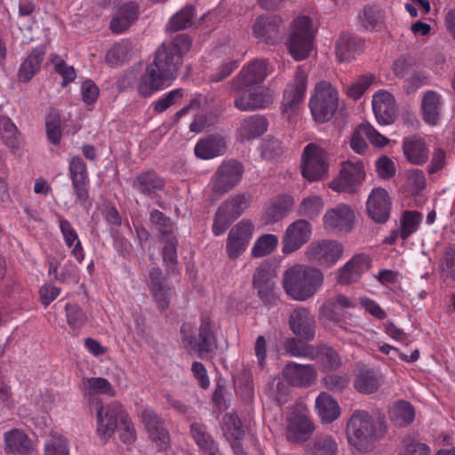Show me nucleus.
Listing matches in <instances>:
<instances>
[{"mask_svg": "<svg viewBox=\"0 0 455 455\" xmlns=\"http://www.w3.org/2000/svg\"><path fill=\"white\" fill-rule=\"evenodd\" d=\"M321 269L308 265L296 264L283 273V287L286 294L296 301L313 298L323 284Z\"/></svg>", "mask_w": 455, "mask_h": 455, "instance_id": "nucleus-1", "label": "nucleus"}, {"mask_svg": "<svg viewBox=\"0 0 455 455\" xmlns=\"http://www.w3.org/2000/svg\"><path fill=\"white\" fill-rule=\"evenodd\" d=\"M372 417L366 411H355L347 425L348 443L361 452L373 449L375 442L380 437Z\"/></svg>", "mask_w": 455, "mask_h": 455, "instance_id": "nucleus-2", "label": "nucleus"}, {"mask_svg": "<svg viewBox=\"0 0 455 455\" xmlns=\"http://www.w3.org/2000/svg\"><path fill=\"white\" fill-rule=\"evenodd\" d=\"M190 47L189 36L185 34L178 35L170 44H164L156 51L155 59L150 64L173 81L182 64L183 55L189 51Z\"/></svg>", "mask_w": 455, "mask_h": 455, "instance_id": "nucleus-3", "label": "nucleus"}, {"mask_svg": "<svg viewBox=\"0 0 455 455\" xmlns=\"http://www.w3.org/2000/svg\"><path fill=\"white\" fill-rule=\"evenodd\" d=\"M253 196L243 191L229 196L217 209L212 224L215 236L224 234L229 225L237 220L251 206Z\"/></svg>", "mask_w": 455, "mask_h": 455, "instance_id": "nucleus-4", "label": "nucleus"}, {"mask_svg": "<svg viewBox=\"0 0 455 455\" xmlns=\"http://www.w3.org/2000/svg\"><path fill=\"white\" fill-rule=\"evenodd\" d=\"M308 105L315 122L323 124L329 121L339 107L338 90L330 82H318L315 85Z\"/></svg>", "mask_w": 455, "mask_h": 455, "instance_id": "nucleus-5", "label": "nucleus"}, {"mask_svg": "<svg viewBox=\"0 0 455 455\" xmlns=\"http://www.w3.org/2000/svg\"><path fill=\"white\" fill-rule=\"evenodd\" d=\"M286 44L295 60L300 61L309 56L314 46V31L307 16H299L292 21Z\"/></svg>", "mask_w": 455, "mask_h": 455, "instance_id": "nucleus-6", "label": "nucleus"}, {"mask_svg": "<svg viewBox=\"0 0 455 455\" xmlns=\"http://www.w3.org/2000/svg\"><path fill=\"white\" fill-rule=\"evenodd\" d=\"M307 87V73L299 66L293 79L287 84L281 102L282 114L288 120L293 119L304 100Z\"/></svg>", "mask_w": 455, "mask_h": 455, "instance_id": "nucleus-7", "label": "nucleus"}, {"mask_svg": "<svg viewBox=\"0 0 455 455\" xmlns=\"http://www.w3.org/2000/svg\"><path fill=\"white\" fill-rule=\"evenodd\" d=\"M343 245L335 240L323 239L311 243L306 250L307 259L323 268H330L342 258Z\"/></svg>", "mask_w": 455, "mask_h": 455, "instance_id": "nucleus-8", "label": "nucleus"}, {"mask_svg": "<svg viewBox=\"0 0 455 455\" xmlns=\"http://www.w3.org/2000/svg\"><path fill=\"white\" fill-rule=\"evenodd\" d=\"M190 331V324H182L180 329L182 335L181 339L184 347L188 351V353H194L200 357H204V355L211 353L215 349L216 339L209 323L204 322L201 324L197 337L188 335Z\"/></svg>", "mask_w": 455, "mask_h": 455, "instance_id": "nucleus-9", "label": "nucleus"}, {"mask_svg": "<svg viewBox=\"0 0 455 455\" xmlns=\"http://www.w3.org/2000/svg\"><path fill=\"white\" fill-rule=\"evenodd\" d=\"M243 172L244 168L238 161H224L212 179V192L217 195L229 192L240 183Z\"/></svg>", "mask_w": 455, "mask_h": 455, "instance_id": "nucleus-10", "label": "nucleus"}, {"mask_svg": "<svg viewBox=\"0 0 455 455\" xmlns=\"http://www.w3.org/2000/svg\"><path fill=\"white\" fill-rule=\"evenodd\" d=\"M328 164L326 152L319 146L310 143L306 146L302 155V175L313 181L327 176Z\"/></svg>", "mask_w": 455, "mask_h": 455, "instance_id": "nucleus-11", "label": "nucleus"}, {"mask_svg": "<svg viewBox=\"0 0 455 455\" xmlns=\"http://www.w3.org/2000/svg\"><path fill=\"white\" fill-rule=\"evenodd\" d=\"M254 230L255 227L250 220H242L231 228L226 243L229 259H235L246 251Z\"/></svg>", "mask_w": 455, "mask_h": 455, "instance_id": "nucleus-12", "label": "nucleus"}, {"mask_svg": "<svg viewBox=\"0 0 455 455\" xmlns=\"http://www.w3.org/2000/svg\"><path fill=\"white\" fill-rule=\"evenodd\" d=\"M364 178L365 172L362 162L347 161L343 163L339 176L330 183L329 187L339 193H354Z\"/></svg>", "mask_w": 455, "mask_h": 455, "instance_id": "nucleus-13", "label": "nucleus"}, {"mask_svg": "<svg viewBox=\"0 0 455 455\" xmlns=\"http://www.w3.org/2000/svg\"><path fill=\"white\" fill-rule=\"evenodd\" d=\"M355 221V212L346 204H339L328 209L323 217V228L335 234L350 232L354 228Z\"/></svg>", "mask_w": 455, "mask_h": 455, "instance_id": "nucleus-14", "label": "nucleus"}, {"mask_svg": "<svg viewBox=\"0 0 455 455\" xmlns=\"http://www.w3.org/2000/svg\"><path fill=\"white\" fill-rule=\"evenodd\" d=\"M127 414L119 403L101 405L97 412V433L104 440H108L115 432L118 423H122Z\"/></svg>", "mask_w": 455, "mask_h": 455, "instance_id": "nucleus-15", "label": "nucleus"}, {"mask_svg": "<svg viewBox=\"0 0 455 455\" xmlns=\"http://www.w3.org/2000/svg\"><path fill=\"white\" fill-rule=\"evenodd\" d=\"M312 229L308 221L298 220L290 224L283 238V252H293L309 241Z\"/></svg>", "mask_w": 455, "mask_h": 455, "instance_id": "nucleus-16", "label": "nucleus"}, {"mask_svg": "<svg viewBox=\"0 0 455 455\" xmlns=\"http://www.w3.org/2000/svg\"><path fill=\"white\" fill-rule=\"evenodd\" d=\"M269 73L268 64L265 60H255L244 66L233 80L236 90L263 83Z\"/></svg>", "mask_w": 455, "mask_h": 455, "instance_id": "nucleus-17", "label": "nucleus"}, {"mask_svg": "<svg viewBox=\"0 0 455 455\" xmlns=\"http://www.w3.org/2000/svg\"><path fill=\"white\" fill-rule=\"evenodd\" d=\"M140 418L150 439L156 444L158 450H165L169 445L170 436L162 419L150 408H145L141 411Z\"/></svg>", "mask_w": 455, "mask_h": 455, "instance_id": "nucleus-18", "label": "nucleus"}, {"mask_svg": "<svg viewBox=\"0 0 455 455\" xmlns=\"http://www.w3.org/2000/svg\"><path fill=\"white\" fill-rule=\"evenodd\" d=\"M272 102L273 95L269 89L265 87L245 91L234 100L235 107L241 111L265 108Z\"/></svg>", "mask_w": 455, "mask_h": 455, "instance_id": "nucleus-19", "label": "nucleus"}, {"mask_svg": "<svg viewBox=\"0 0 455 455\" xmlns=\"http://www.w3.org/2000/svg\"><path fill=\"white\" fill-rule=\"evenodd\" d=\"M172 82L166 75L149 64L139 80L137 91L140 96L148 98L171 85Z\"/></svg>", "mask_w": 455, "mask_h": 455, "instance_id": "nucleus-20", "label": "nucleus"}, {"mask_svg": "<svg viewBox=\"0 0 455 455\" xmlns=\"http://www.w3.org/2000/svg\"><path fill=\"white\" fill-rule=\"evenodd\" d=\"M391 201L387 191L382 188L371 190L367 200L369 216L376 222L385 223L390 216Z\"/></svg>", "mask_w": 455, "mask_h": 455, "instance_id": "nucleus-21", "label": "nucleus"}, {"mask_svg": "<svg viewBox=\"0 0 455 455\" xmlns=\"http://www.w3.org/2000/svg\"><path fill=\"white\" fill-rule=\"evenodd\" d=\"M372 109L379 124L388 125L395 122L396 116L395 100L388 92L380 90L374 93Z\"/></svg>", "mask_w": 455, "mask_h": 455, "instance_id": "nucleus-22", "label": "nucleus"}, {"mask_svg": "<svg viewBox=\"0 0 455 455\" xmlns=\"http://www.w3.org/2000/svg\"><path fill=\"white\" fill-rule=\"evenodd\" d=\"M283 376L291 386L309 387L315 381L317 372L313 365L291 362L283 368Z\"/></svg>", "mask_w": 455, "mask_h": 455, "instance_id": "nucleus-23", "label": "nucleus"}, {"mask_svg": "<svg viewBox=\"0 0 455 455\" xmlns=\"http://www.w3.org/2000/svg\"><path fill=\"white\" fill-rule=\"evenodd\" d=\"M295 200L292 196L281 194L272 197L264 207L263 219L266 224L275 223L292 210Z\"/></svg>", "mask_w": 455, "mask_h": 455, "instance_id": "nucleus-24", "label": "nucleus"}, {"mask_svg": "<svg viewBox=\"0 0 455 455\" xmlns=\"http://www.w3.org/2000/svg\"><path fill=\"white\" fill-rule=\"evenodd\" d=\"M132 187L139 194L154 198L156 195L165 188V181L154 170H148L139 173L132 182Z\"/></svg>", "mask_w": 455, "mask_h": 455, "instance_id": "nucleus-25", "label": "nucleus"}, {"mask_svg": "<svg viewBox=\"0 0 455 455\" xmlns=\"http://www.w3.org/2000/svg\"><path fill=\"white\" fill-rule=\"evenodd\" d=\"M289 324L296 336L306 340L315 338V318L307 308L299 307L294 309L290 315Z\"/></svg>", "mask_w": 455, "mask_h": 455, "instance_id": "nucleus-26", "label": "nucleus"}, {"mask_svg": "<svg viewBox=\"0 0 455 455\" xmlns=\"http://www.w3.org/2000/svg\"><path fill=\"white\" fill-rule=\"evenodd\" d=\"M370 268L369 258L363 254L355 255L343 267L339 268L336 280L339 284L356 282Z\"/></svg>", "mask_w": 455, "mask_h": 455, "instance_id": "nucleus-27", "label": "nucleus"}, {"mask_svg": "<svg viewBox=\"0 0 455 455\" xmlns=\"http://www.w3.org/2000/svg\"><path fill=\"white\" fill-rule=\"evenodd\" d=\"M4 450L7 455H30L32 441L21 429L12 428L4 434Z\"/></svg>", "mask_w": 455, "mask_h": 455, "instance_id": "nucleus-28", "label": "nucleus"}, {"mask_svg": "<svg viewBox=\"0 0 455 455\" xmlns=\"http://www.w3.org/2000/svg\"><path fill=\"white\" fill-rule=\"evenodd\" d=\"M403 152L406 160L414 165H423L429 158L427 144L417 135L403 138Z\"/></svg>", "mask_w": 455, "mask_h": 455, "instance_id": "nucleus-29", "label": "nucleus"}, {"mask_svg": "<svg viewBox=\"0 0 455 455\" xmlns=\"http://www.w3.org/2000/svg\"><path fill=\"white\" fill-rule=\"evenodd\" d=\"M315 430L314 423L303 414H294L287 421L286 437L292 443H302L310 438Z\"/></svg>", "mask_w": 455, "mask_h": 455, "instance_id": "nucleus-30", "label": "nucleus"}, {"mask_svg": "<svg viewBox=\"0 0 455 455\" xmlns=\"http://www.w3.org/2000/svg\"><path fill=\"white\" fill-rule=\"evenodd\" d=\"M283 27V21L277 16L259 17L252 25V33L255 37L274 44L279 38Z\"/></svg>", "mask_w": 455, "mask_h": 455, "instance_id": "nucleus-31", "label": "nucleus"}, {"mask_svg": "<svg viewBox=\"0 0 455 455\" xmlns=\"http://www.w3.org/2000/svg\"><path fill=\"white\" fill-rule=\"evenodd\" d=\"M226 151V143L220 136L208 135L200 139L194 148L197 158L209 160L224 155Z\"/></svg>", "mask_w": 455, "mask_h": 455, "instance_id": "nucleus-32", "label": "nucleus"}, {"mask_svg": "<svg viewBox=\"0 0 455 455\" xmlns=\"http://www.w3.org/2000/svg\"><path fill=\"white\" fill-rule=\"evenodd\" d=\"M443 104V99L440 93L432 90L426 91L421 101L424 121L431 125L436 124L441 117Z\"/></svg>", "mask_w": 455, "mask_h": 455, "instance_id": "nucleus-33", "label": "nucleus"}, {"mask_svg": "<svg viewBox=\"0 0 455 455\" xmlns=\"http://www.w3.org/2000/svg\"><path fill=\"white\" fill-rule=\"evenodd\" d=\"M268 123L262 115H251L240 121L237 135L241 140H251L260 137L267 130Z\"/></svg>", "mask_w": 455, "mask_h": 455, "instance_id": "nucleus-34", "label": "nucleus"}, {"mask_svg": "<svg viewBox=\"0 0 455 455\" xmlns=\"http://www.w3.org/2000/svg\"><path fill=\"white\" fill-rule=\"evenodd\" d=\"M139 6L134 2L121 5L110 22V28L115 34L124 32L138 18Z\"/></svg>", "mask_w": 455, "mask_h": 455, "instance_id": "nucleus-35", "label": "nucleus"}, {"mask_svg": "<svg viewBox=\"0 0 455 455\" xmlns=\"http://www.w3.org/2000/svg\"><path fill=\"white\" fill-rule=\"evenodd\" d=\"M45 53L46 47L44 44H40L31 51L19 68L18 78L20 82L30 81L39 71Z\"/></svg>", "mask_w": 455, "mask_h": 455, "instance_id": "nucleus-36", "label": "nucleus"}, {"mask_svg": "<svg viewBox=\"0 0 455 455\" xmlns=\"http://www.w3.org/2000/svg\"><path fill=\"white\" fill-rule=\"evenodd\" d=\"M59 226L65 244L70 249L71 255L79 263H82L84 259V250L76 230L73 228L69 220L60 216L59 217Z\"/></svg>", "mask_w": 455, "mask_h": 455, "instance_id": "nucleus-37", "label": "nucleus"}, {"mask_svg": "<svg viewBox=\"0 0 455 455\" xmlns=\"http://www.w3.org/2000/svg\"><path fill=\"white\" fill-rule=\"evenodd\" d=\"M315 411L323 423H331L340 415L338 402L328 393L321 392L315 399Z\"/></svg>", "mask_w": 455, "mask_h": 455, "instance_id": "nucleus-38", "label": "nucleus"}, {"mask_svg": "<svg viewBox=\"0 0 455 455\" xmlns=\"http://www.w3.org/2000/svg\"><path fill=\"white\" fill-rule=\"evenodd\" d=\"M82 392L84 396L88 397L97 395H115V390L111 383L101 377L84 378L82 379Z\"/></svg>", "mask_w": 455, "mask_h": 455, "instance_id": "nucleus-39", "label": "nucleus"}, {"mask_svg": "<svg viewBox=\"0 0 455 455\" xmlns=\"http://www.w3.org/2000/svg\"><path fill=\"white\" fill-rule=\"evenodd\" d=\"M355 388L363 394H371L380 386V374L374 370H362L355 377Z\"/></svg>", "mask_w": 455, "mask_h": 455, "instance_id": "nucleus-40", "label": "nucleus"}, {"mask_svg": "<svg viewBox=\"0 0 455 455\" xmlns=\"http://www.w3.org/2000/svg\"><path fill=\"white\" fill-rule=\"evenodd\" d=\"M45 132L49 142L55 146L60 144L62 138L61 116L57 109H50L45 116Z\"/></svg>", "mask_w": 455, "mask_h": 455, "instance_id": "nucleus-41", "label": "nucleus"}, {"mask_svg": "<svg viewBox=\"0 0 455 455\" xmlns=\"http://www.w3.org/2000/svg\"><path fill=\"white\" fill-rule=\"evenodd\" d=\"M359 48V43L352 36L344 34L336 43V56L340 62H348L355 57Z\"/></svg>", "mask_w": 455, "mask_h": 455, "instance_id": "nucleus-42", "label": "nucleus"}, {"mask_svg": "<svg viewBox=\"0 0 455 455\" xmlns=\"http://www.w3.org/2000/svg\"><path fill=\"white\" fill-rule=\"evenodd\" d=\"M222 431L229 443L241 441L244 435L240 419L233 413H227L223 416Z\"/></svg>", "mask_w": 455, "mask_h": 455, "instance_id": "nucleus-43", "label": "nucleus"}, {"mask_svg": "<svg viewBox=\"0 0 455 455\" xmlns=\"http://www.w3.org/2000/svg\"><path fill=\"white\" fill-rule=\"evenodd\" d=\"M415 412L411 404L406 401H398L392 408L391 419L399 427L411 424L414 419Z\"/></svg>", "mask_w": 455, "mask_h": 455, "instance_id": "nucleus-44", "label": "nucleus"}, {"mask_svg": "<svg viewBox=\"0 0 455 455\" xmlns=\"http://www.w3.org/2000/svg\"><path fill=\"white\" fill-rule=\"evenodd\" d=\"M43 455H69L68 440L58 433H52L44 442Z\"/></svg>", "mask_w": 455, "mask_h": 455, "instance_id": "nucleus-45", "label": "nucleus"}, {"mask_svg": "<svg viewBox=\"0 0 455 455\" xmlns=\"http://www.w3.org/2000/svg\"><path fill=\"white\" fill-rule=\"evenodd\" d=\"M284 348L287 353L292 356L304 357L310 360L315 359V347L302 340L294 338L287 339L284 344Z\"/></svg>", "mask_w": 455, "mask_h": 455, "instance_id": "nucleus-46", "label": "nucleus"}, {"mask_svg": "<svg viewBox=\"0 0 455 455\" xmlns=\"http://www.w3.org/2000/svg\"><path fill=\"white\" fill-rule=\"evenodd\" d=\"M315 359L325 370H336L341 365L338 353L331 347L320 346L315 347Z\"/></svg>", "mask_w": 455, "mask_h": 455, "instance_id": "nucleus-47", "label": "nucleus"}, {"mask_svg": "<svg viewBox=\"0 0 455 455\" xmlns=\"http://www.w3.org/2000/svg\"><path fill=\"white\" fill-rule=\"evenodd\" d=\"M278 244V237L273 234L259 236L251 248L253 257L261 258L272 253Z\"/></svg>", "mask_w": 455, "mask_h": 455, "instance_id": "nucleus-48", "label": "nucleus"}, {"mask_svg": "<svg viewBox=\"0 0 455 455\" xmlns=\"http://www.w3.org/2000/svg\"><path fill=\"white\" fill-rule=\"evenodd\" d=\"M323 200L319 196H309L304 198L298 207L300 216L314 219L317 217L323 208Z\"/></svg>", "mask_w": 455, "mask_h": 455, "instance_id": "nucleus-49", "label": "nucleus"}, {"mask_svg": "<svg viewBox=\"0 0 455 455\" xmlns=\"http://www.w3.org/2000/svg\"><path fill=\"white\" fill-rule=\"evenodd\" d=\"M350 380L347 373H329L322 378L321 383L332 393H342L349 386Z\"/></svg>", "mask_w": 455, "mask_h": 455, "instance_id": "nucleus-50", "label": "nucleus"}, {"mask_svg": "<svg viewBox=\"0 0 455 455\" xmlns=\"http://www.w3.org/2000/svg\"><path fill=\"white\" fill-rule=\"evenodd\" d=\"M195 14V8L191 5L184 7L175 15H173L167 25L169 31H178L185 29L192 25V20Z\"/></svg>", "mask_w": 455, "mask_h": 455, "instance_id": "nucleus-51", "label": "nucleus"}, {"mask_svg": "<svg viewBox=\"0 0 455 455\" xmlns=\"http://www.w3.org/2000/svg\"><path fill=\"white\" fill-rule=\"evenodd\" d=\"M382 11L376 6H368L358 14L359 23L365 29H374L383 21Z\"/></svg>", "mask_w": 455, "mask_h": 455, "instance_id": "nucleus-52", "label": "nucleus"}, {"mask_svg": "<svg viewBox=\"0 0 455 455\" xmlns=\"http://www.w3.org/2000/svg\"><path fill=\"white\" fill-rule=\"evenodd\" d=\"M422 216L416 211H406L403 214L400 236L406 240L411 234L417 231Z\"/></svg>", "mask_w": 455, "mask_h": 455, "instance_id": "nucleus-53", "label": "nucleus"}, {"mask_svg": "<svg viewBox=\"0 0 455 455\" xmlns=\"http://www.w3.org/2000/svg\"><path fill=\"white\" fill-rule=\"evenodd\" d=\"M276 276L275 269L268 261H263L253 275V285L275 284L274 279Z\"/></svg>", "mask_w": 455, "mask_h": 455, "instance_id": "nucleus-54", "label": "nucleus"}, {"mask_svg": "<svg viewBox=\"0 0 455 455\" xmlns=\"http://www.w3.org/2000/svg\"><path fill=\"white\" fill-rule=\"evenodd\" d=\"M189 433L199 450H202L209 443L212 444L215 441L208 432L207 427L198 422H194L190 425Z\"/></svg>", "mask_w": 455, "mask_h": 455, "instance_id": "nucleus-55", "label": "nucleus"}, {"mask_svg": "<svg viewBox=\"0 0 455 455\" xmlns=\"http://www.w3.org/2000/svg\"><path fill=\"white\" fill-rule=\"evenodd\" d=\"M0 132L8 147L11 148H18V129L9 117L0 118Z\"/></svg>", "mask_w": 455, "mask_h": 455, "instance_id": "nucleus-56", "label": "nucleus"}, {"mask_svg": "<svg viewBox=\"0 0 455 455\" xmlns=\"http://www.w3.org/2000/svg\"><path fill=\"white\" fill-rule=\"evenodd\" d=\"M150 221L164 238L172 236V222L163 212L158 210H153L150 212Z\"/></svg>", "mask_w": 455, "mask_h": 455, "instance_id": "nucleus-57", "label": "nucleus"}, {"mask_svg": "<svg viewBox=\"0 0 455 455\" xmlns=\"http://www.w3.org/2000/svg\"><path fill=\"white\" fill-rule=\"evenodd\" d=\"M337 451V443L331 435L318 436L314 443V455H336Z\"/></svg>", "mask_w": 455, "mask_h": 455, "instance_id": "nucleus-58", "label": "nucleus"}, {"mask_svg": "<svg viewBox=\"0 0 455 455\" xmlns=\"http://www.w3.org/2000/svg\"><path fill=\"white\" fill-rule=\"evenodd\" d=\"M52 62L54 65V70L62 77V86H67L69 83L73 82L76 77V73L73 66L68 65L58 55L52 57Z\"/></svg>", "mask_w": 455, "mask_h": 455, "instance_id": "nucleus-59", "label": "nucleus"}, {"mask_svg": "<svg viewBox=\"0 0 455 455\" xmlns=\"http://www.w3.org/2000/svg\"><path fill=\"white\" fill-rule=\"evenodd\" d=\"M428 84L427 76L418 69H413L403 81V89L407 94L415 92L421 86Z\"/></svg>", "mask_w": 455, "mask_h": 455, "instance_id": "nucleus-60", "label": "nucleus"}, {"mask_svg": "<svg viewBox=\"0 0 455 455\" xmlns=\"http://www.w3.org/2000/svg\"><path fill=\"white\" fill-rule=\"evenodd\" d=\"M66 316L69 327L73 330L82 328L87 321V316L83 309L74 304L66 306Z\"/></svg>", "mask_w": 455, "mask_h": 455, "instance_id": "nucleus-61", "label": "nucleus"}, {"mask_svg": "<svg viewBox=\"0 0 455 455\" xmlns=\"http://www.w3.org/2000/svg\"><path fill=\"white\" fill-rule=\"evenodd\" d=\"M184 96L182 89H175L164 94L162 98L153 103L154 112L160 114L171 106L176 104Z\"/></svg>", "mask_w": 455, "mask_h": 455, "instance_id": "nucleus-62", "label": "nucleus"}, {"mask_svg": "<svg viewBox=\"0 0 455 455\" xmlns=\"http://www.w3.org/2000/svg\"><path fill=\"white\" fill-rule=\"evenodd\" d=\"M260 156L266 160H272L283 153L281 142L274 138L264 140L259 146Z\"/></svg>", "mask_w": 455, "mask_h": 455, "instance_id": "nucleus-63", "label": "nucleus"}, {"mask_svg": "<svg viewBox=\"0 0 455 455\" xmlns=\"http://www.w3.org/2000/svg\"><path fill=\"white\" fill-rule=\"evenodd\" d=\"M70 180L73 193L76 197V202L81 206H84L90 197V178H83V180L75 179Z\"/></svg>", "mask_w": 455, "mask_h": 455, "instance_id": "nucleus-64", "label": "nucleus"}]
</instances>
